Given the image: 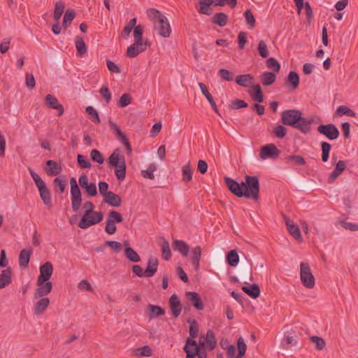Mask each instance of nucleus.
<instances>
[{"label":"nucleus","mask_w":358,"mask_h":358,"mask_svg":"<svg viewBox=\"0 0 358 358\" xmlns=\"http://www.w3.org/2000/svg\"><path fill=\"white\" fill-rule=\"evenodd\" d=\"M169 306L171 313L175 318H177L182 310V305L178 296L173 294L169 299Z\"/></svg>","instance_id":"nucleus-15"},{"label":"nucleus","mask_w":358,"mask_h":358,"mask_svg":"<svg viewBox=\"0 0 358 358\" xmlns=\"http://www.w3.org/2000/svg\"><path fill=\"white\" fill-rule=\"evenodd\" d=\"M90 157L94 162H97L99 164H101L104 162L103 155L96 149H93L90 152Z\"/></svg>","instance_id":"nucleus-59"},{"label":"nucleus","mask_w":358,"mask_h":358,"mask_svg":"<svg viewBox=\"0 0 358 358\" xmlns=\"http://www.w3.org/2000/svg\"><path fill=\"white\" fill-rule=\"evenodd\" d=\"M283 344L286 348H289L292 345H294L296 343V339L295 336L292 335H285L283 339Z\"/></svg>","instance_id":"nucleus-62"},{"label":"nucleus","mask_w":358,"mask_h":358,"mask_svg":"<svg viewBox=\"0 0 358 358\" xmlns=\"http://www.w3.org/2000/svg\"><path fill=\"white\" fill-rule=\"evenodd\" d=\"M276 75L274 72L264 71L261 75L262 83L264 86H269L275 83Z\"/></svg>","instance_id":"nucleus-34"},{"label":"nucleus","mask_w":358,"mask_h":358,"mask_svg":"<svg viewBox=\"0 0 358 358\" xmlns=\"http://www.w3.org/2000/svg\"><path fill=\"white\" fill-rule=\"evenodd\" d=\"M226 262L231 267H235L239 262V256L236 250H231L226 255Z\"/></svg>","instance_id":"nucleus-32"},{"label":"nucleus","mask_w":358,"mask_h":358,"mask_svg":"<svg viewBox=\"0 0 358 358\" xmlns=\"http://www.w3.org/2000/svg\"><path fill=\"white\" fill-rule=\"evenodd\" d=\"M182 180L187 183L192 179V169L189 161L187 164L182 168Z\"/></svg>","instance_id":"nucleus-37"},{"label":"nucleus","mask_w":358,"mask_h":358,"mask_svg":"<svg viewBox=\"0 0 358 358\" xmlns=\"http://www.w3.org/2000/svg\"><path fill=\"white\" fill-rule=\"evenodd\" d=\"M286 83L289 84L292 90H296L299 84V76L295 71H290L286 79Z\"/></svg>","instance_id":"nucleus-35"},{"label":"nucleus","mask_w":358,"mask_h":358,"mask_svg":"<svg viewBox=\"0 0 358 358\" xmlns=\"http://www.w3.org/2000/svg\"><path fill=\"white\" fill-rule=\"evenodd\" d=\"M280 153V151L273 143L267 144L261 148L260 157L263 159L266 158L275 159Z\"/></svg>","instance_id":"nucleus-11"},{"label":"nucleus","mask_w":358,"mask_h":358,"mask_svg":"<svg viewBox=\"0 0 358 358\" xmlns=\"http://www.w3.org/2000/svg\"><path fill=\"white\" fill-rule=\"evenodd\" d=\"M301 283L308 289L313 288L315 286V277L310 271L309 265L307 263H301Z\"/></svg>","instance_id":"nucleus-7"},{"label":"nucleus","mask_w":358,"mask_h":358,"mask_svg":"<svg viewBox=\"0 0 358 358\" xmlns=\"http://www.w3.org/2000/svg\"><path fill=\"white\" fill-rule=\"evenodd\" d=\"M224 180L229 191L238 198L252 199L257 201L259 199V181L257 176L246 175L245 182H238L234 179L224 176Z\"/></svg>","instance_id":"nucleus-1"},{"label":"nucleus","mask_w":358,"mask_h":358,"mask_svg":"<svg viewBox=\"0 0 358 358\" xmlns=\"http://www.w3.org/2000/svg\"><path fill=\"white\" fill-rule=\"evenodd\" d=\"M40 275L37 280H39L40 283L42 282L49 281L53 273V265L50 262H46L41 265L39 268Z\"/></svg>","instance_id":"nucleus-13"},{"label":"nucleus","mask_w":358,"mask_h":358,"mask_svg":"<svg viewBox=\"0 0 358 358\" xmlns=\"http://www.w3.org/2000/svg\"><path fill=\"white\" fill-rule=\"evenodd\" d=\"M65 8L64 3L62 1H59L55 3V8L54 11V20L58 22L61 18Z\"/></svg>","instance_id":"nucleus-41"},{"label":"nucleus","mask_w":358,"mask_h":358,"mask_svg":"<svg viewBox=\"0 0 358 358\" xmlns=\"http://www.w3.org/2000/svg\"><path fill=\"white\" fill-rule=\"evenodd\" d=\"M336 113L338 116L348 115L350 117H355V113L345 106H340L338 107Z\"/></svg>","instance_id":"nucleus-51"},{"label":"nucleus","mask_w":358,"mask_h":358,"mask_svg":"<svg viewBox=\"0 0 358 358\" xmlns=\"http://www.w3.org/2000/svg\"><path fill=\"white\" fill-rule=\"evenodd\" d=\"M31 253V249H23L20 251L19 255V265L21 268H25L28 266Z\"/></svg>","instance_id":"nucleus-24"},{"label":"nucleus","mask_w":358,"mask_h":358,"mask_svg":"<svg viewBox=\"0 0 358 358\" xmlns=\"http://www.w3.org/2000/svg\"><path fill=\"white\" fill-rule=\"evenodd\" d=\"M281 120L284 125L297 129L305 134L310 132V125L313 122L312 118L302 117V113L296 109L284 110L281 114Z\"/></svg>","instance_id":"nucleus-2"},{"label":"nucleus","mask_w":358,"mask_h":358,"mask_svg":"<svg viewBox=\"0 0 358 358\" xmlns=\"http://www.w3.org/2000/svg\"><path fill=\"white\" fill-rule=\"evenodd\" d=\"M187 322L189 324V335L191 336L190 338L194 339L198 335V324L196 321L194 319L189 318L187 320Z\"/></svg>","instance_id":"nucleus-46"},{"label":"nucleus","mask_w":358,"mask_h":358,"mask_svg":"<svg viewBox=\"0 0 358 358\" xmlns=\"http://www.w3.org/2000/svg\"><path fill=\"white\" fill-rule=\"evenodd\" d=\"M162 256L163 259L168 261L171 257V251L170 250L169 242L164 239L162 244L161 245Z\"/></svg>","instance_id":"nucleus-45"},{"label":"nucleus","mask_w":358,"mask_h":358,"mask_svg":"<svg viewBox=\"0 0 358 358\" xmlns=\"http://www.w3.org/2000/svg\"><path fill=\"white\" fill-rule=\"evenodd\" d=\"M257 51L262 58H266L269 55L267 45L264 41H260L259 42Z\"/></svg>","instance_id":"nucleus-57"},{"label":"nucleus","mask_w":358,"mask_h":358,"mask_svg":"<svg viewBox=\"0 0 358 358\" xmlns=\"http://www.w3.org/2000/svg\"><path fill=\"white\" fill-rule=\"evenodd\" d=\"M228 15L224 13H216L210 19L212 23L220 27H224L228 22Z\"/></svg>","instance_id":"nucleus-28"},{"label":"nucleus","mask_w":358,"mask_h":358,"mask_svg":"<svg viewBox=\"0 0 358 358\" xmlns=\"http://www.w3.org/2000/svg\"><path fill=\"white\" fill-rule=\"evenodd\" d=\"M147 15L148 18L154 23L156 21H158L161 17H164L165 15L162 14L160 11L155 8H149L147 10Z\"/></svg>","instance_id":"nucleus-44"},{"label":"nucleus","mask_w":358,"mask_h":358,"mask_svg":"<svg viewBox=\"0 0 358 358\" xmlns=\"http://www.w3.org/2000/svg\"><path fill=\"white\" fill-rule=\"evenodd\" d=\"M77 161L78 166L83 169H90L92 167L90 159L83 155L78 154L77 155Z\"/></svg>","instance_id":"nucleus-50"},{"label":"nucleus","mask_w":358,"mask_h":358,"mask_svg":"<svg viewBox=\"0 0 358 358\" xmlns=\"http://www.w3.org/2000/svg\"><path fill=\"white\" fill-rule=\"evenodd\" d=\"M46 165L48 166L46 173L48 176H57L62 171V167L54 160H48Z\"/></svg>","instance_id":"nucleus-26"},{"label":"nucleus","mask_w":358,"mask_h":358,"mask_svg":"<svg viewBox=\"0 0 358 358\" xmlns=\"http://www.w3.org/2000/svg\"><path fill=\"white\" fill-rule=\"evenodd\" d=\"M148 308L149 310L148 317L150 319L158 317L165 314V310L157 305L150 303L148 305Z\"/></svg>","instance_id":"nucleus-30"},{"label":"nucleus","mask_w":358,"mask_h":358,"mask_svg":"<svg viewBox=\"0 0 358 358\" xmlns=\"http://www.w3.org/2000/svg\"><path fill=\"white\" fill-rule=\"evenodd\" d=\"M108 164L111 167H115V175L120 181H122L126 177L127 165L125 158L120 155V149L116 148L108 157Z\"/></svg>","instance_id":"nucleus-3"},{"label":"nucleus","mask_w":358,"mask_h":358,"mask_svg":"<svg viewBox=\"0 0 358 358\" xmlns=\"http://www.w3.org/2000/svg\"><path fill=\"white\" fill-rule=\"evenodd\" d=\"M158 268V259L155 257H150L148 259V264L144 274L145 278L152 277L157 272Z\"/></svg>","instance_id":"nucleus-17"},{"label":"nucleus","mask_w":358,"mask_h":358,"mask_svg":"<svg viewBox=\"0 0 358 358\" xmlns=\"http://www.w3.org/2000/svg\"><path fill=\"white\" fill-rule=\"evenodd\" d=\"M99 93L105 99L106 103L108 104L112 99V94L108 87L106 85H102L99 90Z\"/></svg>","instance_id":"nucleus-54"},{"label":"nucleus","mask_w":358,"mask_h":358,"mask_svg":"<svg viewBox=\"0 0 358 358\" xmlns=\"http://www.w3.org/2000/svg\"><path fill=\"white\" fill-rule=\"evenodd\" d=\"M103 201L113 207H119L122 203L121 197L111 191L103 198Z\"/></svg>","instance_id":"nucleus-22"},{"label":"nucleus","mask_w":358,"mask_h":358,"mask_svg":"<svg viewBox=\"0 0 358 358\" xmlns=\"http://www.w3.org/2000/svg\"><path fill=\"white\" fill-rule=\"evenodd\" d=\"M346 162L339 160L336 164L334 171L330 173L329 182H334L346 169Z\"/></svg>","instance_id":"nucleus-18"},{"label":"nucleus","mask_w":358,"mask_h":358,"mask_svg":"<svg viewBox=\"0 0 358 358\" xmlns=\"http://www.w3.org/2000/svg\"><path fill=\"white\" fill-rule=\"evenodd\" d=\"M75 11L73 10L69 9L66 11L62 22V27L64 29H66L70 26L71 22L75 17Z\"/></svg>","instance_id":"nucleus-42"},{"label":"nucleus","mask_w":358,"mask_h":358,"mask_svg":"<svg viewBox=\"0 0 358 358\" xmlns=\"http://www.w3.org/2000/svg\"><path fill=\"white\" fill-rule=\"evenodd\" d=\"M75 43L78 52V55L82 56L87 52V46L81 37L76 36L75 39Z\"/></svg>","instance_id":"nucleus-39"},{"label":"nucleus","mask_w":358,"mask_h":358,"mask_svg":"<svg viewBox=\"0 0 358 358\" xmlns=\"http://www.w3.org/2000/svg\"><path fill=\"white\" fill-rule=\"evenodd\" d=\"M266 64L268 69H272L274 72H278L280 69V64L274 57H269L266 60Z\"/></svg>","instance_id":"nucleus-53"},{"label":"nucleus","mask_w":358,"mask_h":358,"mask_svg":"<svg viewBox=\"0 0 358 358\" xmlns=\"http://www.w3.org/2000/svg\"><path fill=\"white\" fill-rule=\"evenodd\" d=\"M131 101L132 97L129 94H123L117 102V106L120 108H124L129 105L131 103Z\"/></svg>","instance_id":"nucleus-55"},{"label":"nucleus","mask_w":358,"mask_h":358,"mask_svg":"<svg viewBox=\"0 0 358 358\" xmlns=\"http://www.w3.org/2000/svg\"><path fill=\"white\" fill-rule=\"evenodd\" d=\"M12 282L11 270L7 268L1 271L0 274V289H3Z\"/></svg>","instance_id":"nucleus-27"},{"label":"nucleus","mask_w":358,"mask_h":358,"mask_svg":"<svg viewBox=\"0 0 358 358\" xmlns=\"http://www.w3.org/2000/svg\"><path fill=\"white\" fill-rule=\"evenodd\" d=\"M150 45V43L148 39L143 42L134 41V43L127 48V56L130 58L136 57L140 53L146 50Z\"/></svg>","instance_id":"nucleus-8"},{"label":"nucleus","mask_w":358,"mask_h":358,"mask_svg":"<svg viewBox=\"0 0 358 358\" xmlns=\"http://www.w3.org/2000/svg\"><path fill=\"white\" fill-rule=\"evenodd\" d=\"M71 208L73 212H77L80 208L82 203V194L75 178L70 179Z\"/></svg>","instance_id":"nucleus-6"},{"label":"nucleus","mask_w":358,"mask_h":358,"mask_svg":"<svg viewBox=\"0 0 358 358\" xmlns=\"http://www.w3.org/2000/svg\"><path fill=\"white\" fill-rule=\"evenodd\" d=\"M206 341L207 344H208L209 349L210 350L215 348V347L217 345V341L215 337V334H214L213 331L210 329L208 330V331L206 333Z\"/></svg>","instance_id":"nucleus-48"},{"label":"nucleus","mask_w":358,"mask_h":358,"mask_svg":"<svg viewBox=\"0 0 358 358\" xmlns=\"http://www.w3.org/2000/svg\"><path fill=\"white\" fill-rule=\"evenodd\" d=\"M103 219V213L101 211H95L91 213H84L80 222L78 227L83 229L89 228L101 222Z\"/></svg>","instance_id":"nucleus-5"},{"label":"nucleus","mask_w":358,"mask_h":358,"mask_svg":"<svg viewBox=\"0 0 358 358\" xmlns=\"http://www.w3.org/2000/svg\"><path fill=\"white\" fill-rule=\"evenodd\" d=\"M52 289V283L50 281L40 283L39 280H37V288L34 291V298H45V296L51 292Z\"/></svg>","instance_id":"nucleus-12"},{"label":"nucleus","mask_w":358,"mask_h":358,"mask_svg":"<svg viewBox=\"0 0 358 358\" xmlns=\"http://www.w3.org/2000/svg\"><path fill=\"white\" fill-rule=\"evenodd\" d=\"M50 304L48 298H40V299L34 304L33 310L36 315L43 314Z\"/></svg>","instance_id":"nucleus-21"},{"label":"nucleus","mask_w":358,"mask_h":358,"mask_svg":"<svg viewBox=\"0 0 358 358\" xmlns=\"http://www.w3.org/2000/svg\"><path fill=\"white\" fill-rule=\"evenodd\" d=\"M107 218L116 224L120 223L123 221V217L122 215L113 210L108 212Z\"/></svg>","instance_id":"nucleus-56"},{"label":"nucleus","mask_w":358,"mask_h":358,"mask_svg":"<svg viewBox=\"0 0 358 358\" xmlns=\"http://www.w3.org/2000/svg\"><path fill=\"white\" fill-rule=\"evenodd\" d=\"M199 87L202 92V94L206 96V99L210 104L213 110L220 115V113L218 110V108L217 107L216 103L213 99V96L211 94L208 92V90L206 87V85L203 83H199Z\"/></svg>","instance_id":"nucleus-20"},{"label":"nucleus","mask_w":358,"mask_h":358,"mask_svg":"<svg viewBox=\"0 0 358 358\" xmlns=\"http://www.w3.org/2000/svg\"><path fill=\"white\" fill-rule=\"evenodd\" d=\"M321 149H322V161L323 162H326L328 161L329 157V153L331 149V145L328 142H322L321 143Z\"/></svg>","instance_id":"nucleus-43"},{"label":"nucleus","mask_w":358,"mask_h":358,"mask_svg":"<svg viewBox=\"0 0 358 358\" xmlns=\"http://www.w3.org/2000/svg\"><path fill=\"white\" fill-rule=\"evenodd\" d=\"M253 100L262 103L264 101V94L259 85H254L252 91L250 92Z\"/></svg>","instance_id":"nucleus-36"},{"label":"nucleus","mask_w":358,"mask_h":358,"mask_svg":"<svg viewBox=\"0 0 358 358\" xmlns=\"http://www.w3.org/2000/svg\"><path fill=\"white\" fill-rule=\"evenodd\" d=\"M86 112L91 116L92 122L97 124L100 123L98 112L92 106H87L86 108Z\"/></svg>","instance_id":"nucleus-64"},{"label":"nucleus","mask_w":358,"mask_h":358,"mask_svg":"<svg viewBox=\"0 0 358 358\" xmlns=\"http://www.w3.org/2000/svg\"><path fill=\"white\" fill-rule=\"evenodd\" d=\"M157 169V166L155 164H150L146 170L141 171V175L145 178L150 180L155 179L154 171Z\"/></svg>","instance_id":"nucleus-49"},{"label":"nucleus","mask_w":358,"mask_h":358,"mask_svg":"<svg viewBox=\"0 0 358 358\" xmlns=\"http://www.w3.org/2000/svg\"><path fill=\"white\" fill-rule=\"evenodd\" d=\"M124 255L131 262H139L141 261V257L138 254L130 247H127L125 248Z\"/></svg>","instance_id":"nucleus-40"},{"label":"nucleus","mask_w":358,"mask_h":358,"mask_svg":"<svg viewBox=\"0 0 358 358\" xmlns=\"http://www.w3.org/2000/svg\"><path fill=\"white\" fill-rule=\"evenodd\" d=\"M238 345V355L237 357H243L246 352L247 345L242 337H240L237 341Z\"/></svg>","instance_id":"nucleus-58"},{"label":"nucleus","mask_w":358,"mask_h":358,"mask_svg":"<svg viewBox=\"0 0 358 358\" xmlns=\"http://www.w3.org/2000/svg\"><path fill=\"white\" fill-rule=\"evenodd\" d=\"M201 255V248L200 246L198 245L192 248L191 252V259L195 270L199 269Z\"/></svg>","instance_id":"nucleus-29"},{"label":"nucleus","mask_w":358,"mask_h":358,"mask_svg":"<svg viewBox=\"0 0 358 358\" xmlns=\"http://www.w3.org/2000/svg\"><path fill=\"white\" fill-rule=\"evenodd\" d=\"M143 27L141 24L137 25L136 27L134 29V38L135 41H145L143 39Z\"/></svg>","instance_id":"nucleus-60"},{"label":"nucleus","mask_w":358,"mask_h":358,"mask_svg":"<svg viewBox=\"0 0 358 358\" xmlns=\"http://www.w3.org/2000/svg\"><path fill=\"white\" fill-rule=\"evenodd\" d=\"M317 130L331 141L337 139L340 134L338 128L333 124H320Z\"/></svg>","instance_id":"nucleus-10"},{"label":"nucleus","mask_w":358,"mask_h":358,"mask_svg":"<svg viewBox=\"0 0 358 358\" xmlns=\"http://www.w3.org/2000/svg\"><path fill=\"white\" fill-rule=\"evenodd\" d=\"M154 29L164 38L169 37L171 33V28L166 16L154 22Z\"/></svg>","instance_id":"nucleus-9"},{"label":"nucleus","mask_w":358,"mask_h":358,"mask_svg":"<svg viewBox=\"0 0 358 358\" xmlns=\"http://www.w3.org/2000/svg\"><path fill=\"white\" fill-rule=\"evenodd\" d=\"M199 8L198 12L200 14L210 15L211 12L209 10L210 6L212 5V1L210 0H199Z\"/></svg>","instance_id":"nucleus-38"},{"label":"nucleus","mask_w":358,"mask_h":358,"mask_svg":"<svg viewBox=\"0 0 358 358\" xmlns=\"http://www.w3.org/2000/svg\"><path fill=\"white\" fill-rule=\"evenodd\" d=\"M286 226L289 233L297 241H302L301 231L296 224L291 221L289 218H285Z\"/></svg>","instance_id":"nucleus-16"},{"label":"nucleus","mask_w":358,"mask_h":358,"mask_svg":"<svg viewBox=\"0 0 358 358\" xmlns=\"http://www.w3.org/2000/svg\"><path fill=\"white\" fill-rule=\"evenodd\" d=\"M199 347H196L195 349H192L191 348H188L187 345H185L183 347V350L186 353L185 358H207V354L206 351H200Z\"/></svg>","instance_id":"nucleus-19"},{"label":"nucleus","mask_w":358,"mask_h":358,"mask_svg":"<svg viewBox=\"0 0 358 358\" xmlns=\"http://www.w3.org/2000/svg\"><path fill=\"white\" fill-rule=\"evenodd\" d=\"M114 222H112L109 219L106 218L105 231L110 235L114 234L117 231V227Z\"/></svg>","instance_id":"nucleus-63"},{"label":"nucleus","mask_w":358,"mask_h":358,"mask_svg":"<svg viewBox=\"0 0 358 358\" xmlns=\"http://www.w3.org/2000/svg\"><path fill=\"white\" fill-rule=\"evenodd\" d=\"M173 249L179 252L184 257H186L189 252V245L182 240H176L172 244Z\"/></svg>","instance_id":"nucleus-23"},{"label":"nucleus","mask_w":358,"mask_h":358,"mask_svg":"<svg viewBox=\"0 0 358 358\" xmlns=\"http://www.w3.org/2000/svg\"><path fill=\"white\" fill-rule=\"evenodd\" d=\"M310 340L315 344V348L316 350H322L324 348L326 343L322 338L317 336H310Z\"/></svg>","instance_id":"nucleus-52"},{"label":"nucleus","mask_w":358,"mask_h":358,"mask_svg":"<svg viewBox=\"0 0 358 358\" xmlns=\"http://www.w3.org/2000/svg\"><path fill=\"white\" fill-rule=\"evenodd\" d=\"M45 103L49 108H52L58 110V116H62L64 113L63 106L59 103L57 99L48 94L45 98Z\"/></svg>","instance_id":"nucleus-14"},{"label":"nucleus","mask_w":358,"mask_h":358,"mask_svg":"<svg viewBox=\"0 0 358 358\" xmlns=\"http://www.w3.org/2000/svg\"><path fill=\"white\" fill-rule=\"evenodd\" d=\"M254 77L251 74H244L236 76L235 81L238 85L247 87L252 83Z\"/></svg>","instance_id":"nucleus-33"},{"label":"nucleus","mask_w":358,"mask_h":358,"mask_svg":"<svg viewBox=\"0 0 358 358\" xmlns=\"http://www.w3.org/2000/svg\"><path fill=\"white\" fill-rule=\"evenodd\" d=\"M187 295L189 296V300L196 309L201 310L204 308L201 299L197 293L189 292L187 293Z\"/></svg>","instance_id":"nucleus-25"},{"label":"nucleus","mask_w":358,"mask_h":358,"mask_svg":"<svg viewBox=\"0 0 358 358\" xmlns=\"http://www.w3.org/2000/svg\"><path fill=\"white\" fill-rule=\"evenodd\" d=\"M242 290L253 299H257L260 294V289L257 284H252L250 286H243Z\"/></svg>","instance_id":"nucleus-31"},{"label":"nucleus","mask_w":358,"mask_h":358,"mask_svg":"<svg viewBox=\"0 0 358 358\" xmlns=\"http://www.w3.org/2000/svg\"><path fill=\"white\" fill-rule=\"evenodd\" d=\"M29 172L36 186L38 188L40 197L43 203L48 207H52V197L50 190L48 189L45 182L31 168H29Z\"/></svg>","instance_id":"nucleus-4"},{"label":"nucleus","mask_w":358,"mask_h":358,"mask_svg":"<svg viewBox=\"0 0 358 358\" xmlns=\"http://www.w3.org/2000/svg\"><path fill=\"white\" fill-rule=\"evenodd\" d=\"M201 338H203V336L201 337L199 344L194 339L187 338L186 343L185 345H187L188 348H191L192 349H195L196 347H199L200 351H204L205 350H204L205 342L201 340Z\"/></svg>","instance_id":"nucleus-47"},{"label":"nucleus","mask_w":358,"mask_h":358,"mask_svg":"<svg viewBox=\"0 0 358 358\" xmlns=\"http://www.w3.org/2000/svg\"><path fill=\"white\" fill-rule=\"evenodd\" d=\"M287 133V129L282 125H277L273 129V134L279 138H284Z\"/></svg>","instance_id":"nucleus-61"}]
</instances>
